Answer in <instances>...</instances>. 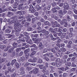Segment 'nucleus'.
Returning <instances> with one entry per match:
<instances>
[{
    "instance_id": "1",
    "label": "nucleus",
    "mask_w": 77,
    "mask_h": 77,
    "mask_svg": "<svg viewBox=\"0 0 77 77\" xmlns=\"http://www.w3.org/2000/svg\"><path fill=\"white\" fill-rule=\"evenodd\" d=\"M17 18H18V17L17 16L13 17L12 19L13 20H11L9 23V25L12 24H14L15 29H17L18 28V27L21 25V24L19 23L18 22V20H17Z\"/></svg>"
},
{
    "instance_id": "2",
    "label": "nucleus",
    "mask_w": 77,
    "mask_h": 77,
    "mask_svg": "<svg viewBox=\"0 0 77 77\" xmlns=\"http://www.w3.org/2000/svg\"><path fill=\"white\" fill-rule=\"evenodd\" d=\"M29 51H30V48L27 49L26 50H25L24 51V53L25 54V58L26 59L29 58V54L27 53H29Z\"/></svg>"
},
{
    "instance_id": "3",
    "label": "nucleus",
    "mask_w": 77,
    "mask_h": 77,
    "mask_svg": "<svg viewBox=\"0 0 77 77\" xmlns=\"http://www.w3.org/2000/svg\"><path fill=\"white\" fill-rule=\"evenodd\" d=\"M29 6L30 7L29 10L32 13H33V12H36V10L34 8V7H33L32 4H30V5H29Z\"/></svg>"
},
{
    "instance_id": "4",
    "label": "nucleus",
    "mask_w": 77,
    "mask_h": 77,
    "mask_svg": "<svg viewBox=\"0 0 77 77\" xmlns=\"http://www.w3.org/2000/svg\"><path fill=\"white\" fill-rule=\"evenodd\" d=\"M1 30V27L0 26V31ZM3 31H1L0 32V40H4L5 39V38L3 35Z\"/></svg>"
},
{
    "instance_id": "5",
    "label": "nucleus",
    "mask_w": 77,
    "mask_h": 77,
    "mask_svg": "<svg viewBox=\"0 0 77 77\" xmlns=\"http://www.w3.org/2000/svg\"><path fill=\"white\" fill-rule=\"evenodd\" d=\"M37 60H38V59L36 58L35 57L33 59H29L28 61L30 62H32V63H35V62H36V61Z\"/></svg>"
},
{
    "instance_id": "6",
    "label": "nucleus",
    "mask_w": 77,
    "mask_h": 77,
    "mask_svg": "<svg viewBox=\"0 0 77 77\" xmlns=\"http://www.w3.org/2000/svg\"><path fill=\"white\" fill-rule=\"evenodd\" d=\"M44 56H47L49 57H53L54 55H53V53L51 52L49 53L45 54Z\"/></svg>"
},
{
    "instance_id": "7",
    "label": "nucleus",
    "mask_w": 77,
    "mask_h": 77,
    "mask_svg": "<svg viewBox=\"0 0 77 77\" xmlns=\"http://www.w3.org/2000/svg\"><path fill=\"white\" fill-rule=\"evenodd\" d=\"M63 8H65L64 9H66V10H68L69 9V5H68L67 3H65Z\"/></svg>"
},
{
    "instance_id": "8",
    "label": "nucleus",
    "mask_w": 77,
    "mask_h": 77,
    "mask_svg": "<svg viewBox=\"0 0 77 77\" xmlns=\"http://www.w3.org/2000/svg\"><path fill=\"white\" fill-rule=\"evenodd\" d=\"M38 71L39 69L37 68H35L32 70L33 73L34 74H38Z\"/></svg>"
},
{
    "instance_id": "9",
    "label": "nucleus",
    "mask_w": 77,
    "mask_h": 77,
    "mask_svg": "<svg viewBox=\"0 0 77 77\" xmlns=\"http://www.w3.org/2000/svg\"><path fill=\"white\" fill-rule=\"evenodd\" d=\"M58 14H59V17L60 18H62L63 16V12H62V10H60L59 11Z\"/></svg>"
},
{
    "instance_id": "10",
    "label": "nucleus",
    "mask_w": 77,
    "mask_h": 77,
    "mask_svg": "<svg viewBox=\"0 0 77 77\" xmlns=\"http://www.w3.org/2000/svg\"><path fill=\"white\" fill-rule=\"evenodd\" d=\"M52 27L54 28L56 26H56L57 24V22L56 21H55L54 22H52Z\"/></svg>"
},
{
    "instance_id": "11",
    "label": "nucleus",
    "mask_w": 77,
    "mask_h": 77,
    "mask_svg": "<svg viewBox=\"0 0 77 77\" xmlns=\"http://www.w3.org/2000/svg\"><path fill=\"white\" fill-rule=\"evenodd\" d=\"M29 38H28L27 40H26V42H27L28 44H30V45H32V44H33V42H32V39H30L29 41Z\"/></svg>"
},
{
    "instance_id": "12",
    "label": "nucleus",
    "mask_w": 77,
    "mask_h": 77,
    "mask_svg": "<svg viewBox=\"0 0 77 77\" xmlns=\"http://www.w3.org/2000/svg\"><path fill=\"white\" fill-rule=\"evenodd\" d=\"M29 38H30V37H24L22 38V39H21V40H22V41L23 42H25L26 41V42H27V41Z\"/></svg>"
},
{
    "instance_id": "13",
    "label": "nucleus",
    "mask_w": 77,
    "mask_h": 77,
    "mask_svg": "<svg viewBox=\"0 0 77 77\" xmlns=\"http://www.w3.org/2000/svg\"><path fill=\"white\" fill-rule=\"evenodd\" d=\"M70 23H71V26H72V27H74V26H75V23L74 20H71L70 21Z\"/></svg>"
},
{
    "instance_id": "14",
    "label": "nucleus",
    "mask_w": 77,
    "mask_h": 77,
    "mask_svg": "<svg viewBox=\"0 0 77 77\" xmlns=\"http://www.w3.org/2000/svg\"><path fill=\"white\" fill-rule=\"evenodd\" d=\"M17 60L16 59H14V60H12V61H11V65L12 66H13V65H14V63H17Z\"/></svg>"
},
{
    "instance_id": "15",
    "label": "nucleus",
    "mask_w": 77,
    "mask_h": 77,
    "mask_svg": "<svg viewBox=\"0 0 77 77\" xmlns=\"http://www.w3.org/2000/svg\"><path fill=\"white\" fill-rule=\"evenodd\" d=\"M65 65L66 66H71V63L70 62H66L65 63Z\"/></svg>"
},
{
    "instance_id": "16",
    "label": "nucleus",
    "mask_w": 77,
    "mask_h": 77,
    "mask_svg": "<svg viewBox=\"0 0 77 77\" xmlns=\"http://www.w3.org/2000/svg\"><path fill=\"white\" fill-rule=\"evenodd\" d=\"M35 8L36 9H37V10H40V9H41V7L39 6V5H37L35 7Z\"/></svg>"
},
{
    "instance_id": "17",
    "label": "nucleus",
    "mask_w": 77,
    "mask_h": 77,
    "mask_svg": "<svg viewBox=\"0 0 77 77\" xmlns=\"http://www.w3.org/2000/svg\"><path fill=\"white\" fill-rule=\"evenodd\" d=\"M20 26L21 25L19 26H18V28L17 29H15V27H14V29H15V32H20V31H21V29H19V27H20Z\"/></svg>"
},
{
    "instance_id": "18",
    "label": "nucleus",
    "mask_w": 77,
    "mask_h": 77,
    "mask_svg": "<svg viewBox=\"0 0 77 77\" xmlns=\"http://www.w3.org/2000/svg\"><path fill=\"white\" fill-rule=\"evenodd\" d=\"M56 8H52L51 10L53 12V13H56V12H57V10H56Z\"/></svg>"
},
{
    "instance_id": "19",
    "label": "nucleus",
    "mask_w": 77,
    "mask_h": 77,
    "mask_svg": "<svg viewBox=\"0 0 77 77\" xmlns=\"http://www.w3.org/2000/svg\"><path fill=\"white\" fill-rule=\"evenodd\" d=\"M39 47H40V50L42 49V48H44V45H43L42 44V43L40 42Z\"/></svg>"
},
{
    "instance_id": "20",
    "label": "nucleus",
    "mask_w": 77,
    "mask_h": 77,
    "mask_svg": "<svg viewBox=\"0 0 77 77\" xmlns=\"http://www.w3.org/2000/svg\"><path fill=\"white\" fill-rule=\"evenodd\" d=\"M66 18L67 21H71V19H70V17H69V15H67Z\"/></svg>"
},
{
    "instance_id": "21",
    "label": "nucleus",
    "mask_w": 77,
    "mask_h": 77,
    "mask_svg": "<svg viewBox=\"0 0 77 77\" xmlns=\"http://www.w3.org/2000/svg\"><path fill=\"white\" fill-rule=\"evenodd\" d=\"M5 33H9L11 32V30L9 29H7L5 31Z\"/></svg>"
},
{
    "instance_id": "22",
    "label": "nucleus",
    "mask_w": 77,
    "mask_h": 77,
    "mask_svg": "<svg viewBox=\"0 0 77 77\" xmlns=\"http://www.w3.org/2000/svg\"><path fill=\"white\" fill-rule=\"evenodd\" d=\"M35 54H36V51H34L30 54V57H32V56H33L34 55H35Z\"/></svg>"
},
{
    "instance_id": "23",
    "label": "nucleus",
    "mask_w": 77,
    "mask_h": 77,
    "mask_svg": "<svg viewBox=\"0 0 77 77\" xmlns=\"http://www.w3.org/2000/svg\"><path fill=\"white\" fill-rule=\"evenodd\" d=\"M9 15H11V16H12V15H13L14 13L12 12H8L7 15H8V17H9Z\"/></svg>"
},
{
    "instance_id": "24",
    "label": "nucleus",
    "mask_w": 77,
    "mask_h": 77,
    "mask_svg": "<svg viewBox=\"0 0 77 77\" xmlns=\"http://www.w3.org/2000/svg\"><path fill=\"white\" fill-rule=\"evenodd\" d=\"M11 47H12V46H11L10 45H8L7 48L4 51H8V50H9V49L10 48H11Z\"/></svg>"
},
{
    "instance_id": "25",
    "label": "nucleus",
    "mask_w": 77,
    "mask_h": 77,
    "mask_svg": "<svg viewBox=\"0 0 77 77\" xmlns=\"http://www.w3.org/2000/svg\"><path fill=\"white\" fill-rule=\"evenodd\" d=\"M15 65H16V67L17 69H18V68H20V65H19V64H18V63H15Z\"/></svg>"
},
{
    "instance_id": "26",
    "label": "nucleus",
    "mask_w": 77,
    "mask_h": 77,
    "mask_svg": "<svg viewBox=\"0 0 77 77\" xmlns=\"http://www.w3.org/2000/svg\"><path fill=\"white\" fill-rule=\"evenodd\" d=\"M44 24L45 26H48V25H49L50 24V22L48 21H46L44 22Z\"/></svg>"
},
{
    "instance_id": "27",
    "label": "nucleus",
    "mask_w": 77,
    "mask_h": 77,
    "mask_svg": "<svg viewBox=\"0 0 77 77\" xmlns=\"http://www.w3.org/2000/svg\"><path fill=\"white\" fill-rule=\"evenodd\" d=\"M57 28H55L54 29H52V30L51 32L54 33L55 32V31H57Z\"/></svg>"
},
{
    "instance_id": "28",
    "label": "nucleus",
    "mask_w": 77,
    "mask_h": 77,
    "mask_svg": "<svg viewBox=\"0 0 77 77\" xmlns=\"http://www.w3.org/2000/svg\"><path fill=\"white\" fill-rule=\"evenodd\" d=\"M42 7H45L46 6V2H45V1H44L42 4Z\"/></svg>"
},
{
    "instance_id": "29",
    "label": "nucleus",
    "mask_w": 77,
    "mask_h": 77,
    "mask_svg": "<svg viewBox=\"0 0 77 77\" xmlns=\"http://www.w3.org/2000/svg\"><path fill=\"white\" fill-rule=\"evenodd\" d=\"M67 10H66V9H64V11H63V12L64 14H66L67 13V12H68V11H66Z\"/></svg>"
},
{
    "instance_id": "30",
    "label": "nucleus",
    "mask_w": 77,
    "mask_h": 77,
    "mask_svg": "<svg viewBox=\"0 0 77 77\" xmlns=\"http://www.w3.org/2000/svg\"><path fill=\"white\" fill-rule=\"evenodd\" d=\"M39 38H36L35 40V43H36V44H39Z\"/></svg>"
},
{
    "instance_id": "31",
    "label": "nucleus",
    "mask_w": 77,
    "mask_h": 77,
    "mask_svg": "<svg viewBox=\"0 0 77 77\" xmlns=\"http://www.w3.org/2000/svg\"><path fill=\"white\" fill-rule=\"evenodd\" d=\"M76 6H77V4H74V5H73L72 6V9L75 10V9L76 8Z\"/></svg>"
},
{
    "instance_id": "32",
    "label": "nucleus",
    "mask_w": 77,
    "mask_h": 77,
    "mask_svg": "<svg viewBox=\"0 0 77 77\" xmlns=\"http://www.w3.org/2000/svg\"><path fill=\"white\" fill-rule=\"evenodd\" d=\"M23 34L24 35L26 36H29V33L27 32H23Z\"/></svg>"
},
{
    "instance_id": "33",
    "label": "nucleus",
    "mask_w": 77,
    "mask_h": 77,
    "mask_svg": "<svg viewBox=\"0 0 77 77\" xmlns=\"http://www.w3.org/2000/svg\"><path fill=\"white\" fill-rule=\"evenodd\" d=\"M24 60H25V57H21L20 58V60L22 62H24Z\"/></svg>"
},
{
    "instance_id": "34",
    "label": "nucleus",
    "mask_w": 77,
    "mask_h": 77,
    "mask_svg": "<svg viewBox=\"0 0 77 77\" xmlns=\"http://www.w3.org/2000/svg\"><path fill=\"white\" fill-rule=\"evenodd\" d=\"M61 50L62 51V52H65L66 50V49L65 48H63L61 49Z\"/></svg>"
},
{
    "instance_id": "35",
    "label": "nucleus",
    "mask_w": 77,
    "mask_h": 77,
    "mask_svg": "<svg viewBox=\"0 0 77 77\" xmlns=\"http://www.w3.org/2000/svg\"><path fill=\"white\" fill-rule=\"evenodd\" d=\"M43 69L42 70V72H45V70H46V67H45V66H44Z\"/></svg>"
},
{
    "instance_id": "36",
    "label": "nucleus",
    "mask_w": 77,
    "mask_h": 77,
    "mask_svg": "<svg viewBox=\"0 0 77 77\" xmlns=\"http://www.w3.org/2000/svg\"><path fill=\"white\" fill-rule=\"evenodd\" d=\"M30 65V64L29 63L27 62L25 64L24 66L25 67H27V66H29V65Z\"/></svg>"
},
{
    "instance_id": "37",
    "label": "nucleus",
    "mask_w": 77,
    "mask_h": 77,
    "mask_svg": "<svg viewBox=\"0 0 77 77\" xmlns=\"http://www.w3.org/2000/svg\"><path fill=\"white\" fill-rule=\"evenodd\" d=\"M44 65H40L39 66V68L41 69H42L44 68Z\"/></svg>"
},
{
    "instance_id": "38",
    "label": "nucleus",
    "mask_w": 77,
    "mask_h": 77,
    "mask_svg": "<svg viewBox=\"0 0 77 77\" xmlns=\"http://www.w3.org/2000/svg\"><path fill=\"white\" fill-rule=\"evenodd\" d=\"M73 36V35L72 34V33L70 32L69 34V38H71Z\"/></svg>"
},
{
    "instance_id": "39",
    "label": "nucleus",
    "mask_w": 77,
    "mask_h": 77,
    "mask_svg": "<svg viewBox=\"0 0 77 77\" xmlns=\"http://www.w3.org/2000/svg\"><path fill=\"white\" fill-rule=\"evenodd\" d=\"M5 58H2V59L0 61V63H2V62H4L5 61Z\"/></svg>"
},
{
    "instance_id": "40",
    "label": "nucleus",
    "mask_w": 77,
    "mask_h": 77,
    "mask_svg": "<svg viewBox=\"0 0 77 77\" xmlns=\"http://www.w3.org/2000/svg\"><path fill=\"white\" fill-rule=\"evenodd\" d=\"M16 2L14 4V6H18V5L19 4V2Z\"/></svg>"
},
{
    "instance_id": "41",
    "label": "nucleus",
    "mask_w": 77,
    "mask_h": 77,
    "mask_svg": "<svg viewBox=\"0 0 77 77\" xmlns=\"http://www.w3.org/2000/svg\"><path fill=\"white\" fill-rule=\"evenodd\" d=\"M51 64L53 66H56V65H57V63L55 62H53L51 63Z\"/></svg>"
},
{
    "instance_id": "42",
    "label": "nucleus",
    "mask_w": 77,
    "mask_h": 77,
    "mask_svg": "<svg viewBox=\"0 0 77 77\" xmlns=\"http://www.w3.org/2000/svg\"><path fill=\"white\" fill-rule=\"evenodd\" d=\"M62 65V63L61 62H59L58 64L57 65V67H59L60 66Z\"/></svg>"
},
{
    "instance_id": "43",
    "label": "nucleus",
    "mask_w": 77,
    "mask_h": 77,
    "mask_svg": "<svg viewBox=\"0 0 77 77\" xmlns=\"http://www.w3.org/2000/svg\"><path fill=\"white\" fill-rule=\"evenodd\" d=\"M13 45L14 48H17V43H14L13 44Z\"/></svg>"
},
{
    "instance_id": "44",
    "label": "nucleus",
    "mask_w": 77,
    "mask_h": 77,
    "mask_svg": "<svg viewBox=\"0 0 77 77\" xmlns=\"http://www.w3.org/2000/svg\"><path fill=\"white\" fill-rule=\"evenodd\" d=\"M32 23L34 24L35 23V18H32Z\"/></svg>"
},
{
    "instance_id": "45",
    "label": "nucleus",
    "mask_w": 77,
    "mask_h": 77,
    "mask_svg": "<svg viewBox=\"0 0 77 77\" xmlns=\"http://www.w3.org/2000/svg\"><path fill=\"white\" fill-rule=\"evenodd\" d=\"M8 70L7 71L8 72H12V71H11V67H8Z\"/></svg>"
},
{
    "instance_id": "46",
    "label": "nucleus",
    "mask_w": 77,
    "mask_h": 77,
    "mask_svg": "<svg viewBox=\"0 0 77 77\" xmlns=\"http://www.w3.org/2000/svg\"><path fill=\"white\" fill-rule=\"evenodd\" d=\"M30 25V23L26 22L25 24V26L26 27H27V26H29Z\"/></svg>"
},
{
    "instance_id": "47",
    "label": "nucleus",
    "mask_w": 77,
    "mask_h": 77,
    "mask_svg": "<svg viewBox=\"0 0 77 77\" xmlns=\"http://www.w3.org/2000/svg\"><path fill=\"white\" fill-rule=\"evenodd\" d=\"M58 69L60 70H61V71H64V69H65V68H64V67H61V68H58Z\"/></svg>"
},
{
    "instance_id": "48",
    "label": "nucleus",
    "mask_w": 77,
    "mask_h": 77,
    "mask_svg": "<svg viewBox=\"0 0 77 77\" xmlns=\"http://www.w3.org/2000/svg\"><path fill=\"white\" fill-rule=\"evenodd\" d=\"M52 52H53V53H56V52L55 51V49L53 48L52 49H51Z\"/></svg>"
},
{
    "instance_id": "49",
    "label": "nucleus",
    "mask_w": 77,
    "mask_h": 77,
    "mask_svg": "<svg viewBox=\"0 0 77 77\" xmlns=\"http://www.w3.org/2000/svg\"><path fill=\"white\" fill-rule=\"evenodd\" d=\"M38 62L39 63H42V60L41 59H39Z\"/></svg>"
},
{
    "instance_id": "50",
    "label": "nucleus",
    "mask_w": 77,
    "mask_h": 77,
    "mask_svg": "<svg viewBox=\"0 0 77 77\" xmlns=\"http://www.w3.org/2000/svg\"><path fill=\"white\" fill-rule=\"evenodd\" d=\"M21 48H18L16 49V51L17 52H18L19 51H21Z\"/></svg>"
},
{
    "instance_id": "51",
    "label": "nucleus",
    "mask_w": 77,
    "mask_h": 77,
    "mask_svg": "<svg viewBox=\"0 0 77 77\" xmlns=\"http://www.w3.org/2000/svg\"><path fill=\"white\" fill-rule=\"evenodd\" d=\"M52 6L53 7H55L57 6V3L54 2Z\"/></svg>"
},
{
    "instance_id": "52",
    "label": "nucleus",
    "mask_w": 77,
    "mask_h": 77,
    "mask_svg": "<svg viewBox=\"0 0 77 77\" xmlns=\"http://www.w3.org/2000/svg\"><path fill=\"white\" fill-rule=\"evenodd\" d=\"M18 14H19V15L21 16L23 15V13H22V11H18L17 12Z\"/></svg>"
},
{
    "instance_id": "53",
    "label": "nucleus",
    "mask_w": 77,
    "mask_h": 77,
    "mask_svg": "<svg viewBox=\"0 0 77 77\" xmlns=\"http://www.w3.org/2000/svg\"><path fill=\"white\" fill-rule=\"evenodd\" d=\"M11 76L12 77H16V74L13 73L11 75Z\"/></svg>"
},
{
    "instance_id": "54",
    "label": "nucleus",
    "mask_w": 77,
    "mask_h": 77,
    "mask_svg": "<svg viewBox=\"0 0 77 77\" xmlns=\"http://www.w3.org/2000/svg\"><path fill=\"white\" fill-rule=\"evenodd\" d=\"M30 14H28V15L26 16V18H32V17L30 16Z\"/></svg>"
},
{
    "instance_id": "55",
    "label": "nucleus",
    "mask_w": 77,
    "mask_h": 77,
    "mask_svg": "<svg viewBox=\"0 0 77 77\" xmlns=\"http://www.w3.org/2000/svg\"><path fill=\"white\" fill-rule=\"evenodd\" d=\"M13 50H14V48H12L10 49L9 50V52L11 53L12 52V51H13Z\"/></svg>"
},
{
    "instance_id": "56",
    "label": "nucleus",
    "mask_w": 77,
    "mask_h": 77,
    "mask_svg": "<svg viewBox=\"0 0 77 77\" xmlns=\"http://www.w3.org/2000/svg\"><path fill=\"white\" fill-rule=\"evenodd\" d=\"M41 32L43 33H45V32H46V30L44 29L43 30H41Z\"/></svg>"
},
{
    "instance_id": "57",
    "label": "nucleus",
    "mask_w": 77,
    "mask_h": 77,
    "mask_svg": "<svg viewBox=\"0 0 77 77\" xmlns=\"http://www.w3.org/2000/svg\"><path fill=\"white\" fill-rule=\"evenodd\" d=\"M23 8V7H19L18 8V9H19V10L24 9Z\"/></svg>"
},
{
    "instance_id": "58",
    "label": "nucleus",
    "mask_w": 77,
    "mask_h": 77,
    "mask_svg": "<svg viewBox=\"0 0 77 77\" xmlns=\"http://www.w3.org/2000/svg\"><path fill=\"white\" fill-rule=\"evenodd\" d=\"M45 66L46 67V68H48V66H49V65H48V63H47V62H46L45 63Z\"/></svg>"
},
{
    "instance_id": "59",
    "label": "nucleus",
    "mask_w": 77,
    "mask_h": 77,
    "mask_svg": "<svg viewBox=\"0 0 77 77\" xmlns=\"http://www.w3.org/2000/svg\"><path fill=\"white\" fill-rule=\"evenodd\" d=\"M24 35L23 34H21L20 35V36L19 37V39H20V38H21L22 37H23Z\"/></svg>"
},
{
    "instance_id": "60",
    "label": "nucleus",
    "mask_w": 77,
    "mask_h": 77,
    "mask_svg": "<svg viewBox=\"0 0 77 77\" xmlns=\"http://www.w3.org/2000/svg\"><path fill=\"white\" fill-rule=\"evenodd\" d=\"M22 40L21 39H19V40H17V43L18 44H20V42H22Z\"/></svg>"
},
{
    "instance_id": "61",
    "label": "nucleus",
    "mask_w": 77,
    "mask_h": 77,
    "mask_svg": "<svg viewBox=\"0 0 77 77\" xmlns=\"http://www.w3.org/2000/svg\"><path fill=\"white\" fill-rule=\"evenodd\" d=\"M37 25L38 26H41V22H38L37 23Z\"/></svg>"
},
{
    "instance_id": "62",
    "label": "nucleus",
    "mask_w": 77,
    "mask_h": 77,
    "mask_svg": "<svg viewBox=\"0 0 77 77\" xmlns=\"http://www.w3.org/2000/svg\"><path fill=\"white\" fill-rule=\"evenodd\" d=\"M56 57H59V56H60V54L58 53H56Z\"/></svg>"
},
{
    "instance_id": "63",
    "label": "nucleus",
    "mask_w": 77,
    "mask_h": 77,
    "mask_svg": "<svg viewBox=\"0 0 77 77\" xmlns=\"http://www.w3.org/2000/svg\"><path fill=\"white\" fill-rule=\"evenodd\" d=\"M66 31H67V30L66 28L63 29L62 30V31L63 32H66Z\"/></svg>"
},
{
    "instance_id": "64",
    "label": "nucleus",
    "mask_w": 77,
    "mask_h": 77,
    "mask_svg": "<svg viewBox=\"0 0 77 77\" xmlns=\"http://www.w3.org/2000/svg\"><path fill=\"white\" fill-rule=\"evenodd\" d=\"M45 35L47 36L48 34H49V32L48 31H47L45 32Z\"/></svg>"
}]
</instances>
